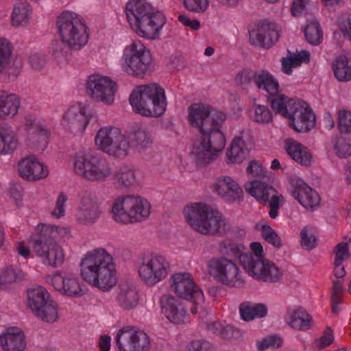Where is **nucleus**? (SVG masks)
Here are the masks:
<instances>
[{
  "label": "nucleus",
  "instance_id": "obj_1",
  "mask_svg": "<svg viewBox=\"0 0 351 351\" xmlns=\"http://www.w3.org/2000/svg\"><path fill=\"white\" fill-rule=\"evenodd\" d=\"M189 120L199 131L193 142L191 155L198 167L216 160L226 145V138L220 130L226 114L202 104H194L189 108Z\"/></svg>",
  "mask_w": 351,
  "mask_h": 351
},
{
  "label": "nucleus",
  "instance_id": "obj_2",
  "mask_svg": "<svg viewBox=\"0 0 351 351\" xmlns=\"http://www.w3.org/2000/svg\"><path fill=\"white\" fill-rule=\"evenodd\" d=\"M81 276L89 284L103 291L113 287L117 278L112 256L103 248L87 253L80 263Z\"/></svg>",
  "mask_w": 351,
  "mask_h": 351
},
{
  "label": "nucleus",
  "instance_id": "obj_3",
  "mask_svg": "<svg viewBox=\"0 0 351 351\" xmlns=\"http://www.w3.org/2000/svg\"><path fill=\"white\" fill-rule=\"evenodd\" d=\"M125 14L132 29L141 37L154 40L159 37L165 24L164 14L155 11L143 0H130L125 5Z\"/></svg>",
  "mask_w": 351,
  "mask_h": 351
},
{
  "label": "nucleus",
  "instance_id": "obj_4",
  "mask_svg": "<svg viewBox=\"0 0 351 351\" xmlns=\"http://www.w3.org/2000/svg\"><path fill=\"white\" fill-rule=\"evenodd\" d=\"M133 111L145 117H158L167 108V99L163 88L152 83L137 86L129 97Z\"/></svg>",
  "mask_w": 351,
  "mask_h": 351
},
{
  "label": "nucleus",
  "instance_id": "obj_5",
  "mask_svg": "<svg viewBox=\"0 0 351 351\" xmlns=\"http://www.w3.org/2000/svg\"><path fill=\"white\" fill-rule=\"evenodd\" d=\"M185 217L195 230L204 235L223 237L231 229L227 219L206 204H199L189 208Z\"/></svg>",
  "mask_w": 351,
  "mask_h": 351
},
{
  "label": "nucleus",
  "instance_id": "obj_6",
  "mask_svg": "<svg viewBox=\"0 0 351 351\" xmlns=\"http://www.w3.org/2000/svg\"><path fill=\"white\" fill-rule=\"evenodd\" d=\"M177 324L188 319V310L197 313V306L204 302L203 291L195 285L189 272H177Z\"/></svg>",
  "mask_w": 351,
  "mask_h": 351
},
{
  "label": "nucleus",
  "instance_id": "obj_7",
  "mask_svg": "<svg viewBox=\"0 0 351 351\" xmlns=\"http://www.w3.org/2000/svg\"><path fill=\"white\" fill-rule=\"evenodd\" d=\"M151 205L145 198L134 195L118 197L114 202L111 213L117 223H132L147 219L150 215Z\"/></svg>",
  "mask_w": 351,
  "mask_h": 351
},
{
  "label": "nucleus",
  "instance_id": "obj_8",
  "mask_svg": "<svg viewBox=\"0 0 351 351\" xmlns=\"http://www.w3.org/2000/svg\"><path fill=\"white\" fill-rule=\"evenodd\" d=\"M57 25L61 38L73 50H80L87 44L89 38L87 27L79 14L64 12L58 16Z\"/></svg>",
  "mask_w": 351,
  "mask_h": 351
},
{
  "label": "nucleus",
  "instance_id": "obj_9",
  "mask_svg": "<svg viewBox=\"0 0 351 351\" xmlns=\"http://www.w3.org/2000/svg\"><path fill=\"white\" fill-rule=\"evenodd\" d=\"M121 66L128 75L142 78L152 70V53L140 40L133 41L124 49Z\"/></svg>",
  "mask_w": 351,
  "mask_h": 351
},
{
  "label": "nucleus",
  "instance_id": "obj_10",
  "mask_svg": "<svg viewBox=\"0 0 351 351\" xmlns=\"http://www.w3.org/2000/svg\"><path fill=\"white\" fill-rule=\"evenodd\" d=\"M137 264L141 280L149 287L164 280L171 270L168 259L158 254H143L138 257Z\"/></svg>",
  "mask_w": 351,
  "mask_h": 351
},
{
  "label": "nucleus",
  "instance_id": "obj_11",
  "mask_svg": "<svg viewBox=\"0 0 351 351\" xmlns=\"http://www.w3.org/2000/svg\"><path fill=\"white\" fill-rule=\"evenodd\" d=\"M73 168L76 174L91 182H104L112 174L109 162L92 154H77Z\"/></svg>",
  "mask_w": 351,
  "mask_h": 351
},
{
  "label": "nucleus",
  "instance_id": "obj_12",
  "mask_svg": "<svg viewBox=\"0 0 351 351\" xmlns=\"http://www.w3.org/2000/svg\"><path fill=\"white\" fill-rule=\"evenodd\" d=\"M95 142L99 150L110 156L123 158L129 154L128 139L118 128H101L97 133Z\"/></svg>",
  "mask_w": 351,
  "mask_h": 351
},
{
  "label": "nucleus",
  "instance_id": "obj_13",
  "mask_svg": "<svg viewBox=\"0 0 351 351\" xmlns=\"http://www.w3.org/2000/svg\"><path fill=\"white\" fill-rule=\"evenodd\" d=\"M210 272L214 279L231 288L242 287L245 281L237 263L231 258L219 257L208 263Z\"/></svg>",
  "mask_w": 351,
  "mask_h": 351
},
{
  "label": "nucleus",
  "instance_id": "obj_14",
  "mask_svg": "<svg viewBox=\"0 0 351 351\" xmlns=\"http://www.w3.org/2000/svg\"><path fill=\"white\" fill-rule=\"evenodd\" d=\"M30 243L33 252L42 258L45 265L58 267L64 263L63 250L56 241L35 233L30 237Z\"/></svg>",
  "mask_w": 351,
  "mask_h": 351
},
{
  "label": "nucleus",
  "instance_id": "obj_15",
  "mask_svg": "<svg viewBox=\"0 0 351 351\" xmlns=\"http://www.w3.org/2000/svg\"><path fill=\"white\" fill-rule=\"evenodd\" d=\"M285 118L289 125L294 130L299 132H306L315 127V114L308 104L302 100L295 99L291 106H289V111Z\"/></svg>",
  "mask_w": 351,
  "mask_h": 351
},
{
  "label": "nucleus",
  "instance_id": "obj_16",
  "mask_svg": "<svg viewBox=\"0 0 351 351\" xmlns=\"http://www.w3.org/2000/svg\"><path fill=\"white\" fill-rule=\"evenodd\" d=\"M119 351H150L151 342L148 335L134 326H125L116 337Z\"/></svg>",
  "mask_w": 351,
  "mask_h": 351
},
{
  "label": "nucleus",
  "instance_id": "obj_17",
  "mask_svg": "<svg viewBox=\"0 0 351 351\" xmlns=\"http://www.w3.org/2000/svg\"><path fill=\"white\" fill-rule=\"evenodd\" d=\"M255 260L252 257H243V262L245 265V270L254 279L267 282H276L282 276V272L272 262L255 256Z\"/></svg>",
  "mask_w": 351,
  "mask_h": 351
},
{
  "label": "nucleus",
  "instance_id": "obj_18",
  "mask_svg": "<svg viewBox=\"0 0 351 351\" xmlns=\"http://www.w3.org/2000/svg\"><path fill=\"white\" fill-rule=\"evenodd\" d=\"M116 87L114 82L99 75L89 76L86 84L88 94L92 98L108 105L114 101Z\"/></svg>",
  "mask_w": 351,
  "mask_h": 351
},
{
  "label": "nucleus",
  "instance_id": "obj_19",
  "mask_svg": "<svg viewBox=\"0 0 351 351\" xmlns=\"http://www.w3.org/2000/svg\"><path fill=\"white\" fill-rule=\"evenodd\" d=\"M280 34L277 25L274 22L265 20L257 27L250 31V42L256 47L269 48L279 38Z\"/></svg>",
  "mask_w": 351,
  "mask_h": 351
},
{
  "label": "nucleus",
  "instance_id": "obj_20",
  "mask_svg": "<svg viewBox=\"0 0 351 351\" xmlns=\"http://www.w3.org/2000/svg\"><path fill=\"white\" fill-rule=\"evenodd\" d=\"M100 214L96 195L88 191L82 193L77 214V221L84 225L91 226L98 220Z\"/></svg>",
  "mask_w": 351,
  "mask_h": 351
},
{
  "label": "nucleus",
  "instance_id": "obj_21",
  "mask_svg": "<svg viewBox=\"0 0 351 351\" xmlns=\"http://www.w3.org/2000/svg\"><path fill=\"white\" fill-rule=\"evenodd\" d=\"M292 196L305 208L311 210L316 209L320 203L317 192L310 187L303 180L293 179L291 181Z\"/></svg>",
  "mask_w": 351,
  "mask_h": 351
},
{
  "label": "nucleus",
  "instance_id": "obj_22",
  "mask_svg": "<svg viewBox=\"0 0 351 351\" xmlns=\"http://www.w3.org/2000/svg\"><path fill=\"white\" fill-rule=\"evenodd\" d=\"M116 300L125 311L134 309L139 303V293L136 286L130 282H120L117 288Z\"/></svg>",
  "mask_w": 351,
  "mask_h": 351
},
{
  "label": "nucleus",
  "instance_id": "obj_23",
  "mask_svg": "<svg viewBox=\"0 0 351 351\" xmlns=\"http://www.w3.org/2000/svg\"><path fill=\"white\" fill-rule=\"evenodd\" d=\"M89 120L84 108L72 106L64 115V125L66 130L74 135L82 134Z\"/></svg>",
  "mask_w": 351,
  "mask_h": 351
},
{
  "label": "nucleus",
  "instance_id": "obj_24",
  "mask_svg": "<svg viewBox=\"0 0 351 351\" xmlns=\"http://www.w3.org/2000/svg\"><path fill=\"white\" fill-rule=\"evenodd\" d=\"M18 170L23 178L31 181L45 178L49 173L47 167L34 156L22 159L18 164Z\"/></svg>",
  "mask_w": 351,
  "mask_h": 351
},
{
  "label": "nucleus",
  "instance_id": "obj_25",
  "mask_svg": "<svg viewBox=\"0 0 351 351\" xmlns=\"http://www.w3.org/2000/svg\"><path fill=\"white\" fill-rule=\"evenodd\" d=\"M213 191L226 202L239 200L243 195V190L230 176H221L216 179Z\"/></svg>",
  "mask_w": 351,
  "mask_h": 351
},
{
  "label": "nucleus",
  "instance_id": "obj_26",
  "mask_svg": "<svg viewBox=\"0 0 351 351\" xmlns=\"http://www.w3.org/2000/svg\"><path fill=\"white\" fill-rule=\"evenodd\" d=\"M54 289L63 295L70 297H81L84 291L77 278L73 277L64 278L59 274H56L47 278Z\"/></svg>",
  "mask_w": 351,
  "mask_h": 351
},
{
  "label": "nucleus",
  "instance_id": "obj_27",
  "mask_svg": "<svg viewBox=\"0 0 351 351\" xmlns=\"http://www.w3.org/2000/svg\"><path fill=\"white\" fill-rule=\"evenodd\" d=\"M0 345L3 351H23L26 347L24 332L18 327H10L0 335Z\"/></svg>",
  "mask_w": 351,
  "mask_h": 351
},
{
  "label": "nucleus",
  "instance_id": "obj_28",
  "mask_svg": "<svg viewBox=\"0 0 351 351\" xmlns=\"http://www.w3.org/2000/svg\"><path fill=\"white\" fill-rule=\"evenodd\" d=\"M246 191L261 203H267L270 199L278 197V192L266 182L254 180L245 184Z\"/></svg>",
  "mask_w": 351,
  "mask_h": 351
},
{
  "label": "nucleus",
  "instance_id": "obj_29",
  "mask_svg": "<svg viewBox=\"0 0 351 351\" xmlns=\"http://www.w3.org/2000/svg\"><path fill=\"white\" fill-rule=\"evenodd\" d=\"M285 322L295 330L305 331L311 328L313 319L303 308L296 307L288 310Z\"/></svg>",
  "mask_w": 351,
  "mask_h": 351
},
{
  "label": "nucleus",
  "instance_id": "obj_30",
  "mask_svg": "<svg viewBox=\"0 0 351 351\" xmlns=\"http://www.w3.org/2000/svg\"><path fill=\"white\" fill-rule=\"evenodd\" d=\"M129 142V149L134 148L142 152L150 147L153 143V135L147 129L143 127L132 128L127 136Z\"/></svg>",
  "mask_w": 351,
  "mask_h": 351
},
{
  "label": "nucleus",
  "instance_id": "obj_31",
  "mask_svg": "<svg viewBox=\"0 0 351 351\" xmlns=\"http://www.w3.org/2000/svg\"><path fill=\"white\" fill-rule=\"evenodd\" d=\"M287 154L298 163L303 166H310L313 156L309 149L293 139H288L285 142Z\"/></svg>",
  "mask_w": 351,
  "mask_h": 351
},
{
  "label": "nucleus",
  "instance_id": "obj_32",
  "mask_svg": "<svg viewBox=\"0 0 351 351\" xmlns=\"http://www.w3.org/2000/svg\"><path fill=\"white\" fill-rule=\"evenodd\" d=\"M21 105L19 97L5 90H0V119H12L18 112Z\"/></svg>",
  "mask_w": 351,
  "mask_h": 351
},
{
  "label": "nucleus",
  "instance_id": "obj_33",
  "mask_svg": "<svg viewBox=\"0 0 351 351\" xmlns=\"http://www.w3.org/2000/svg\"><path fill=\"white\" fill-rule=\"evenodd\" d=\"M49 134L43 126L31 124L28 128V145L38 151H43L48 144Z\"/></svg>",
  "mask_w": 351,
  "mask_h": 351
},
{
  "label": "nucleus",
  "instance_id": "obj_34",
  "mask_svg": "<svg viewBox=\"0 0 351 351\" xmlns=\"http://www.w3.org/2000/svg\"><path fill=\"white\" fill-rule=\"evenodd\" d=\"M28 306L34 313L43 306L52 301L50 295L43 287H36L28 290Z\"/></svg>",
  "mask_w": 351,
  "mask_h": 351
},
{
  "label": "nucleus",
  "instance_id": "obj_35",
  "mask_svg": "<svg viewBox=\"0 0 351 351\" xmlns=\"http://www.w3.org/2000/svg\"><path fill=\"white\" fill-rule=\"evenodd\" d=\"M254 84L258 89L265 91L267 95L271 93H276L280 89L278 80L265 69L257 70Z\"/></svg>",
  "mask_w": 351,
  "mask_h": 351
},
{
  "label": "nucleus",
  "instance_id": "obj_36",
  "mask_svg": "<svg viewBox=\"0 0 351 351\" xmlns=\"http://www.w3.org/2000/svg\"><path fill=\"white\" fill-rule=\"evenodd\" d=\"M239 313L243 320L249 322L255 318L265 317L267 314V308L266 305L261 303L244 302L239 306Z\"/></svg>",
  "mask_w": 351,
  "mask_h": 351
},
{
  "label": "nucleus",
  "instance_id": "obj_37",
  "mask_svg": "<svg viewBox=\"0 0 351 351\" xmlns=\"http://www.w3.org/2000/svg\"><path fill=\"white\" fill-rule=\"evenodd\" d=\"M294 100L280 93V90L276 93H271L267 96V101L274 111L285 117L288 113L289 106H291Z\"/></svg>",
  "mask_w": 351,
  "mask_h": 351
},
{
  "label": "nucleus",
  "instance_id": "obj_38",
  "mask_svg": "<svg viewBox=\"0 0 351 351\" xmlns=\"http://www.w3.org/2000/svg\"><path fill=\"white\" fill-rule=\"evenodd\" d=\"M17 147V140L12 129L5 125H0V154L12 153Z\"/></svg>",
  "mask_w": 351,
  "mask_h": 351
},
{
  "label": "nucleus",
  "instance_id": "obj_39",
  "mask_svg": "<svg viewBox=\"0 0 351 351\" xmlns=\"http://www.w3.org/2000/svg\"><path fill=\"white\" fill-rule=\"evenodd\" d=\"M36 233L42 237H47V239H51L53 241H56L58 239L69 238L70 235V231L67 228L45 223L38 224L36 229Z\"/></svg>",
  "mask_w": 351,
  "mask_h": 351
},
{
  "label": "nucleus",
  "instance_id": "obj_40",
  "mask_svg": "<svg viewBox=\"0 0 351 351\" xmlns=\"http://www.w3.org/2000/svg\"><path fill=\"white\" fill-rule=\"evenodd\" d=\"M332 69L336 78L341 82L351 80V60L345 56H339L333 63Z\"/></svg>",
  "mask_w": 351,
  "mask_h": 351
},
{
  "label": "nucleus",
  "instance_id": "obj_41",
  "mask_svg": "<svg viewBox=\"0 0 351 351\" xmlns=\"http://www.w3.org/2000/svg\"><path fill=\"white\" fill-rule=\"evenodd\" d=\"M114 178L115 183L120 188H128L137 182L134 170L128 167L119 168L115 172Z\"/></svg>",
  "mask_w": 351,
  "mask_h": 351
},
{
  "label": "nucleus",
  "instance_id": "obj_42",
  "mask_svg": "<svg viewBox=\"0 0 351 351\" xmlns=\"http://www.w3.org/2000/svg\"><path fill=\"white\" fill-rule=\"evenodd\" d=\"M31 14L30 5L26 2H19L14 6L12 23L15 27L25 25Z\"/></svg>",
  "mask_w": 351,
  "mask_h": 351
},
{
  "label": "nucleus",
  "instance_id": "obj_43",
  "mask_svg": "<svg viewBox=\"0 0 351 351\" xmlns=\"http://www.w3.org/2000/svg\"><path fill=\"white\" fill-rule=\"evenodd\" d=\"M304 35L308 43L313 45H318L321 43L323 38V32L319 23L316 19L307 21Z\"/></svg>",
  "mask_w": 351,
  "mask_h": 351
},
{
  "label": "nucleus",
  "instance_id": "obj_44",
  "mask_svg": "<svg viewBox=\"0 0 351 351\" xmlns=\"http://www.w3.org/2000/svg\"><path fill=\"white\" fill-rule=\"evenodd\" d=\"M25 274L22 270L13 267H7L0 274V285L7 289L10 285L22 281Z\"/></svg>",
  "mask_w": 351,
  "mask_h": 351
},
{
  "label": "nucleus",
  "instance_id": "obj_45",
  "mask_svg": "<svg viewBox=\"0 0 351 351\" xmlns=\"http://www.w3.org/2000/svg\"><path fill=\"white\" fill-rule=\"evenodd\" d=\"M245 247L243 244L236 243L230 241L225 240L220 243L219 251L222 254L221 257L239 258L243 254Z\"/></svg>",
  "mask_w": 351,
  "mask_h": 351
},
{
  "label": "nucleus",
  "instance_id": "obj_46",
  "mask_svg": "<svg viewBox=\"0 0 351 351\" xmlns=\"http://www.w3.org/2000/svg\"><path fill=\"white\" fill-rule=\"evenodd\" d=\"M239 141V138H234L226 153L228 160L232 163L241 162L247 153V148L238 143Z\"/></svg>",
  "mask_w": 351,
  "mask_h": 351
},
{
  "label": "nucleus",
  "instance_id": "obj_47",
  "mask_svg": "<svg viewBox=\"0 0 351 351\" xmlns=\"http://www.w3.org/2000/svg\"><path fill=\"white\" fill-rule=\"evenodd\" d=\"M161 313L170 322L176 320V298L171 294H165L160 299Z\"/></svg>",
  "mask_w": 351,
  "mask_h": 351
},
{
  "label": "nucleus",
  "instance_id": "obj_48",
  "mask_svg": "<svg viewBox=\"0 0 351 351\" xmlns=\"http://www.w3.org/2000/svg\"><path fill=\"white\" fill-rule=\"evenodd\" d=\"M38 318L47 323H53L58 319V307L52 300L34 313Z\"/></svg>",
  "mask_w": 351,
  "mask_h": 351
},
{
  "label": "nucleus",
  "instance_id": "obj_49",
  "mask_svg": "<svg viewBox=\"0 0 351 351\" xmlns=\"http://www.w3.org/2000/svg\"><path fill=\"white\" fill-rule=\"evenodd\" d=\"M252 111L254 112L253 120L258 123H269L273 119L272 112L266 106L254 104Z\"/></svg>",
  "mask_w": 351,
  "mask_h": 351
},
{
  "label": "nucleus",
  "instance_id": "obj_50",
  "mask_svg": "<svg viewBox=\"0 0 351 351\" xmlns=\"http://www.w3.org/2000/svg\"><path fill=\"white\" fill-rule=\"evenodd\" d=\"M12 53L11 43L0 38V73L10 64Z\"/></svg>",
  "mask_w": 351,
  "mask_h": 351
},
{
  "label": "nucleus",
  "instance_id": "obj_51",
  "mask_svg": "<svg viewBox=\"0 0 351 351\" xmlns=\"http://www.w3.org/2000/svg\"><path fill=\"white\" fill-rule=\"evenodd\" d=\"M261 235L263 238L273 246L280 248L282 247L281 239L277 232L269 225L261 226Z\"/></svg>",
  "mask_w": 351,
  "mask_h": 351
},
{
  "label": "nucleus",
  "instance_id": "obj_52",
  "mask_svg": "<svg viewBox=\"0 0 351 351\" xmlns=\"http://www.w3.org/2000/svg\"><path fill=\"white\" fill-rule=\"evenodd\" d=\"M184 8L192 12L202 13L208 8V0H181Z\"/></svg>",
  "mask_w": 351,
  "mask_h": 351
},
{
  "label": "nucleus",
  "instance_id": "obj_53",
  "mask_svg": "<svg viewBox=\"0 0 351 351\" xmlns=\"http://www.w3.org/2000/svg\"><path fill=\"white\" fill-rule=\"evenodd\" d=\"M333 253L335 254L334 261L337 264L342 263L351 256L348 244L346 242L337 243L333 249Z\"/></svg>",
  "mask_w": 351,
  "mask_h": 351
},
{
  "label": "nucleus",
  "instance_id": "obj_54",
  "mask_svg": "<svg viewBox=\"0 0 351 351\" xmlns=\"http://www.w3.org/2000/svg\"><path fill=\"white\" fill-rule=\"evenodd\" d=\"M247 173L252 178H256V180H261L265 178L266 169L263 167L262 164L257 160H252L249 162L247 167Z\"/></svg>",
  "mask_w": 351,
  "mask_h": 351
},
{
  "label": "nucleus",
  "instance_id": "obj_55",
  "mask_svg": "<svg viewBox=\"0 0 351 351\" xmlns=\"http://www.w3.org/2000/svg\"><path fill=\"white\" fill-rule=\"evenodd\" d=\"M71 49H73L71 47L61 38L53 43L52 54L56 58H66L70 54Z\"/></svg>",
  "mask_w": 351,
  "mask_h": 351
},
{
  "label": "nucleus",
  "instance_id": "obj_56",
  "mask_svg": "<svg viewBox=\"0 0 351 351\" xmlns=\"http://www.w3.org/2000/svg\"><path fill=\"white\" fill-rule=\"evenodd\" d=\"M338 127L342 133H351V112L350 111L346 110L339 111Z\"/></svg>",
  "mask_w": 351,
  "mask_h": 351
},
{
  "label": "nucleus",
  "instance_id": "obj_57",
  "mask_svg": "<svg viewBox=\"0 0 351 351\" xmlns=\"http://www.w3.org/2000/svg\"><path fill=\"white\" fill-rule=\"evenodd\" d=\"M335 149L339 158H347L351 156V143H348L345 138H338L335 145Z\"/></svg>",
  "mask_w": 351,
  "mask_h": 351
},
{
  "label": "nucleus",
  "instance_id": "obj_58",
  "mask_svg": "<svg viewBox=\"0 0 351 351\" xmlns=\"http://www.w3.org/2000/svg\"><path fill=\"white\" fill-rule=\"evenodd\" d=\"M257 71L243 69L236 76V81L241 85H248L251 82L255 84Z\"/></svg>",
  "mask_w": 351,
  "mask_h": 351
},
{
  "label": "nucleus",
  "instance_id": "obj_59",
  "mask_svg": "<svg viewBox=\"0 0 351 351\" xmlns=\"http://www.w3.org/2000/svg\"><path fill=\"white\" fill-rule=\"evenodd\" d=\"M301 245L307 250L315 248L317 245V239L313 234H309L306 228L302 230L300 233Z\"/></svg>",
  "mask_w": 351,
  "mask_h": 351
},
{
  "label": "nucleus",
  "instance_id": "obj_60",
  "mask_svg": "<svg viewBox=\"0 0 351 351\" xmlns=\"http://www.w3.org/2000/svg\"><path fill=\"white\" fill-rule=\"evenodd\" d=\"M288 53H291L289 50ZM287 57L288 58H290L294 68L300 66L302 63H308L310 60L309 52L304 50L300 52H298L296 54H290Z\"/></svg>",
  "mask_w": 351,
  "mask_h": 351
},
{
  "label": "nucleus",
  "instance_id": "obj_61",
  "mask_svg": "<svg viewBox=\"0 0 351 351\" xmlns=\"http://www.w3.org/2000/svg\"><path fill=\"white\" fill-rule=\"evenodd\" d=\"M334 340L332 330L330 327H326L323 335L316 340L317 347L320 349L329 346Z\"/></svg>",
  "mask_w": 351,
  "mask_h": 351
},
{
  "label": "nucleus",
  "instance_id": "obj_62",
  "mask_svg": "<svg viewBox=\"0 0 351 351\" xmlns=\"http://www.w3.org/2000/svg\"><path fill=\"white\" fill-rule=\"evenodd\" d=\"M309 0H293L291 12L293 16H300L305 13Z\"/></svg>",
  "mask_w": 351,
  "mask_h": 351
},
{
  "label": "nucleus",
  "instance_id": "obj_63",
  "mask_svg": "<svg viewBox=\"0 0 351 351\" xmlns=\"http://www.w3.org/2000/svg\"><path fill=\"white\" fill-rule=\"evenodd\" d=\"M67 197L63 193H60L56 201V208L52 212V215L60 218L64 215V204L67 201Z\"/></svg>",
  "mask_w": 351,
  "mask_h": 351
},
{
  "label": "nucleus",
  "instance_id": "obj_64",
  "mask_svg": "<svg viewBox=\"0 0 351 351\" xmlns=\"http://www.w3.org/2000/svg\"><path fill=\"white\" fill-rule=\"evenodd\" d=\"M28 62L32 69L40 70L45 66L46 60L43 55L35 53L29 56Z\"/></svg>",
  "mask_w": 351,
  "mask_h": 351
}]
</instances>
